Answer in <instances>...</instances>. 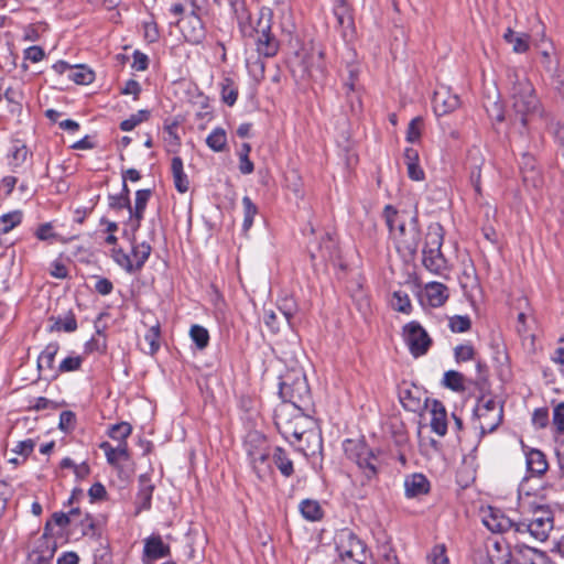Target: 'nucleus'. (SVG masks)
Masks as SVG:
<instances>
[{
	"label": "nucleus",
	"mask_w": 564,
	"mask_h": 564,
	"mask_svg": "<svg viewBox=\"0 0 564 564\" xmlns=\"http://www.w3.org/2000/svg\"><path fill=\"white\" fill-rule=\"evenodd\" d=\"M310 409H296L290 404H281L274 414L276 429L293 445L302 443L303 437L312 438L314 449L322 448V437L316 422L310 415Z\"/></svg>",
	"instance_id": "1"
},
{
	"label": "nucleus",
	"mask_w": 564,
	"mask_h": 564,
	"mask_svg": "<svg viewBox=\"0 0 564 564\" xmlns=\"http://www.w3.org/2000/svg\"><path fill=\"white\" fill-rule=\"evenodd\" d=\"M386 224L395 241L398 251L410 257L414 256L420 245V228L416 214L411 216L409 224L401 220L398 212L387 205L384 208Z\"/></svg>",
	"instance_id": "2"
},
{
	"label": "nucleus",
	"mask_w": 564,
	"mask_h": 564,
	"mask_svg": "<svg viewBox=\"0 0 564 564\" xmlns=\"http://www.w3.org/2000/svg\"><path fill=\"white\" fill-rule=\"evenodd\" d=\"M554 529V512L549 506H532L530 514L517 522L516 538L545 542Z\"/></svg>",
	"instance_id": "3"
},
{
	"label": "nucleus",
	"mask_w": 564,
	"mask_h": 564,
	"mask_svg": "<svg viewBox=\"0 0 564 564\" xmlns=\"http://www.w3.org/2000/svg\"><path fill=\"white\" fill-rule=\"evenodd\" d=\"M508 80L510 84L512 107L519 116L521 124L525 126L527 116L534 112L539 105L534 88L525 74L521 70H509Z\"/></svg>",
	"instance_id": "4"
},
{
	"label": "nucleus",
	"mask_w": 564,
	"mask_h": 564,
	"mask_svg": "<svg viewBox=\"0 0 564 564\" xmlns=\"http://www.w3.org/2000/svg\"><path fill=\"white\" fill-rule=\"evenodd\" d=\"M444 239V229L441 224L433 223L427 227L423 247V264L432 273L440 274L446 269V259L441 248Z\"/></svg>",
	"instance_id": "5"
},
{
	"label": "nucleus",
	"mask_w": 564,
	"mask_h": 564,
	"mask_svg": "<svg viewBox=\"0 0 564 564\" xmlns=\"http://www.w3.org/2000/svg\"><path fill=\"white\" fill-rule=\"evenodd\" d=\"M282 404H290L296 409L311 408V392L305 376L301 371H294L282 379L279 389Z\"/></svg>",
	"instance_id": "6"
},
{
	"label": "nucleus",
	"mask_w": 564,
	"mask_h": 564,
	"mask_svg": "<svg viewBox=\"0 0 564 564\" xmlns=\"http://www.w3.org/2000/svg\"><path fill=\"white\" fill-rule=\"evenodd\" d=\"M346 456L354 460L367 480L373 479L380 466L379 457L362 442L346 440L344 442Z\"/></svg>",
	"instance_id": "7"
},
{
	"label": "nucleus",
	"mask_w": 564,
	"mask_h": 564,
	"mask_svg": "<svg viewBox=\"0 0 564 564\" xmlns=\"http://www.w3.org/2000/svg\"><path fill=\"white\" fill-rule=\"evenodd\" d=\"M336 550L343 562L351 561L355 564H366L370 554L366 543L349 529H343L337 534Z\"/></svg>",
	"instance_id": "8"
},
{
	"label": "nucleus",
	"mask_w": 564,
	"mask_h": 564,
	"mask_svg": "<svg viewBox=\"0 0 564 564\" xmlns=\"http://www.w3.org/2000/svg\"><path fill=\"white\" fill-rule=\"evenodd\" d=\"M271 12L261 11V15L256 29L257 32V50L265 56L272 57L276 54L279 43L276 39L271 34Z\"/></svg>",
	"instance_id": "9"
},
{
	"label": "nucleus",
	"mask_w": 564,
	"mask_h": 564,
	"mask_svg": "<svg viewBox=\"0 0 564 564\" xmlns=\"http://www.w3.org/2000/svg\"><path fill=\"white\" fill-rule=\"evenodd\" d=\"M403 337L410 352L414 357L425 355L432 344L426 330L416 322H411L404 326Z\"/></svg>",
	"instance_id": "10"
},
{
	"label": "nucleus",
	"mask_w": 564,
	"mask_h": 564,
	"mask_svg": "<svg viewBox=\"0 0 564 564\" xmlns=\"http://www.w3.org/2000/svg\"><path fill=\"white\" fill-rule=\"evenodd\" d=\"M513 545V555H507L513 558V564H547L549 557L545 552L540 551L525 543L527 540L516 538Z\"/></svg>",
	"instance_id": "11"
},
{
	"label": "nucleus",
	"mask_w": 564,
	"mask_h": 564,
	"mask_svg": "<svg viewBox=\"0 0 564 564\" xmlns=\"http://www.w3.org/2000/svg\"><path fill=\"white\" fill-rule=\"evenodd\" d=\"M482 523L496 533L513 532L516 535L517 522L506 517L500 510L489 509L482 517Z\"/></svg>",
	"instance_id": "12"
},
{
	"label": "nucleus",
	"mask_w": 564,
	"mask_h": 564,
	"mask_svg": "<svg viewBox=\"0 0 564 564\" xmlns=\"http://www.w3.org/2000/svg\"><path fill=\"white\" fill-rule=\"evenodd\" d=\"M459 97L453 94L447 87H440L434 93L433 107L438 116L446 115L459 107Z\"/></svg>",
	"instance_id": "13"
},
{
	"label": "nucleus",
	"mask_w": 564,
	"mask_h": 564,
	"mask_svg": "<svg viewBox=\"0 0 564 564\" xmlns=\"http://www.w3.org/2000/svg\"><path fill=\"white\" fill-rule=\"evenodd\" d=\"M490 412V420L487 423L489 427L499 426L502 421V406L492 398L481 397L475 409V415H484V412Z\"/></svg>",
	"instance_id": "14"
},
{
	"label": "nucleus",
	"mask_w": 564,
	"mask_h": 564,
	"mask_svg": "<svg viewBox=\"0 0 564 564\" xmlns=\"http://www.w3.org/2000/svg\"><path fill=\"white\" fill-rule=\"evenodd\" d=\"M249 456L258 478L261 480L268 479L272 474L269 463L270 453L265 448H261L254 452L249 451Z\"/></svg>",
	"instance_id": "15"
},
{
	"label": "nucleus",
	"mask_w": 564,
	"mask_h": 564,
	"mask_svg": "<svg viewBox=\"0 0 564 564\" xmlns=\"http://www.w3.org/2000/svg\"><path fill=\"white\" fill-rule=\"evenodd\" d=\"M404 489L408 498L426 495L430 490V481L423 474H412L405 477Z\"/></svg>",
	"instance_id": "16"
},
{
	"label": "nucleus",
	"mask_w": 564,
	"mask_h": 564,
	"mask_svg": "<svg viewBox=\"0 0 564 564\" xmlns=\"http://www.w3.org/2000/svg\"><path fill=\"white\" fill-rule=\"evenodd\" d=\"M334 14L337 19V23L341 29V35L345 41H351L355 37V23L349 10L346 6H335Z\"/></svg>",
	"instance_id": "17"
},
{
	"label": "nucleus",
	"mask_w": 564,
	"mask_h": 564,
	"mask_svg": "<svg viewBox=\"0 0 564 564\" xmlns=\"http://www.w3.org/2000/svg\"><path fill=\"white\" fill-rule=\"evenodd\" d=\"M430 412L432 431L440 436H444L447 432V415L444 405L440 401L434 400Z\"/></svg>",
	"instance_id": "18"
},
{
	"label": "nucleus",
	"mask_w": 564,
	"mask_h": 564,
	"mask_svg": "<svg viewBox=\"0 0 564 564\" xmlns=\"http://www.w3.org/2000/svg\"><path fill=\"white\" fill-rule=\"evenodd\" d=\"M143 553L148 560H158L170 555V546L160 535H151L144 540Z\"/></svg>",
	"instance_id": "19"
},
{
	"label": "nucleus",
	"mask_w": 564,
	"mask_h": 564,
	"mask_svg": "<svg viewBox=\"0 0 564 564\" xmlns=\"http://www.w3.org/2000/svg\"><path fill=\"white\" fill-rule=\"evenodd\" d=\"M524 453L528 471L541 476L547 470L549 464L540 449L532 448Z\"/></svg>",
	"instance_id": "20"
},
{
	"label": "nucleus",
	"mask_w": 564,
	"mask_h": 564,
	"mask_svg": "<svg viewBox=\"0 0 564 564\" xmlns=\"http://www.w3.org/2000/svg\"><path fill=\"white\" fill-rule=\"evenodd\" d=\"M425 296L431 306L440 307L447 301L448 290L443 283L431 282L425 285Z\"/></svg>",
	"instance_id": "21"
},
{
	"label": "nucleus",
	"mask_w": 564,
	"mask_h": 564,
	"mask_svg": "<svg viewBox=\"0 0 564 564\" xmlns=\"http://www.w3.org/2000/svg\"><path fill=\"white\" fill-rule=\"evenodd\" d=\"M404 163L408 170V176L412 181H423L425 177V173L423 169L419 165V153L416 150L412 148H408L404 151Z\"/></svg>",
	"instance_id": "22"
},
{
	"label": "nucleus",
	"mask_w": 564,
	"mask_h": 564,
	"mask_svg": "<svg viewBox=\"0 0 564 564\" xmlns=\"http://www.w3.org/2000/svg\"><path fill=\"white\" fill-rule=\"evenodd\" d=\"M59 350L57 343H50L37 358V369L40 372L50 371L52 376L55 373L54 359Z\"/></svg>",
	"instance_id": "23"
},
{
	"label": "nucleus",
	"mask_w": 564,
	"mask_h": 564,
	"mask_svg": "<svg viewBox=\"0 0 564 564\" xmlns=\"http://www.w3.org/2000/svg\"><path fill=\"white\" fill-rule=\"evenodd\" d=\"M174 184L180 193H186L189 187V181L183 169V161L178 156H174L171 163Z\"/></svg>",
	"instance_id": "24"
},
{
	"label": "nucleus",
	"mask_w": 564,
	"mask_h": 564,
	"mask_svg": "<svg viewBox=\"0 0 564 564\" xmlns=\"http://www.w3.org/2000/svg\"><path fill=\"white\" fill-rule=\"evenodd\" d=\"M151 246L147 242L132 243L131 260L133 272L140 271L151 253Z\"/></svg>",
	"instance_id": "25"
},
{
	"label": "nucleus",
	"mask_w": 564,
	"mask_h": 564,
	"mask_svg": "<svg viewBox=\"0 0 564 564\" xmlns=\"http://www.w3.org/2000/svg\"><path fill=\"white\" fill-rule=\"evenodd\" d=\"M100 448L105 452L107 462L110 465H116L119 459H128V445L127 442L119 443L117 447H112L108 442L100 444Z\"/></svg>",
	"instance_id": "26"
},
{
	"label": "nucleus",
	"mask_w": 564,
	"mask_h": 564,
	"mask_svg": "<svg viewBox=\"0 0 564 564\" xmlns=\"http://www.w3.org/2000/svg\"><path fill=\"white\" fill-rule=\"evenodd\" d=\"M305 70L310 77L322 75L324 70L323 52L321 50H312L304 61Z\"/></svg>",
	"instance_id": "27"
},
{
	"label": "nucleus",
	"mask_w": 564,
	"mask_h": 564,
	"mask_svg": "<svg viewBox=\"0 0 564 564\" xmlns=\"http://www.w3.org/2000/svg\"><path fill=\"white\" fill-rule=\"evenodd\" d=\"M513 555V547H502V544L498 541L494 542L492 550L488 551V556L491 564H513V558H509L507 555Z\"/></svg>",
	"instance_id": "28"
},
{
	"label": "nucleus",
	"mask_w": 564,
	"mask_h": 564,
	"mask_svg": "<svg viewBox=\"0 0 564 564\" xmlns=\"http://www.w3.org/2000/svg\"><path fill=\"white\" fill-rule=\"evenodd\" d=\"M503 39L512 45V50L516 53H524L529 48L530 36L527 33H516L511 29H507Z\"/></svg>",
	"instance_id": "29"
},
{
	"label": "nucleus",
	"mask_w": 564,
	"mask_h": 564,
	"mask_svg": "<svg viewBox=\"0 0 564 564\" xmlns=\"http://www.w3.org/2000/svg\"><path fill=\"white\" fill-rule=\"evenodd\" d=\"M272 456H273V462H274L275 466L278 467V469L280 470V473L284 477H290L293 474L294 468H293V463L290 459V457L288 456V454L285 453V451L281 447H275Z\"/></svg>",
	"instance_id": "30"
},
{
	"label": "nucleus",
	"mask_w": 564,
	"mask_h": 564,
	"mask_svg": "<svg viewBox=\"0 0 564 564\" xmlns=\"http://www.w3.org/2000/svg\"><path fill=\"white\" fill-rule=\"evenodd\" d=\"M153 489L154 486L151 484L149 476L145 474L140 475L138 498L143 509L150 508Z\"/></svg>",
	"instance_id": "31"
},
{
	"label": "nucleus",
	"mask_w": 564,
	"mask_h": 564,
	"mask_svg": "<svg viewBox=\"0 0 564 564\" xmlns=\"http://www.w3.org/2000/svg\"><path fill=\"white\" fill-rule=\"evenodd\" d=\"M220 93H221V100L226 105L231 107L236 104L237 98H238V87L231 78L225 77L221 80Z\"/></svg>",
	"instance_id": "32"
},
{
	"label": "nucleus",
	"mask_w": 564,
	"mask_h": 564,
	"mask_svg": "<svg viewBox=\"0 0 564 564\" xmlns=\"http://www.w3.org/2000/svg\"><path fill=\"white\" fill-rule=\"evenodd\" d=\"M301 514L308 521H317L322 519L323 511L316 500L305 499L300 503Z\"/></svg>",
	"instance_id": "33"
},
{
	"label": "nucleus",
	"mask_w": 564,
	"mask_h": 564,
	"mask_svg": "<svg viewBox=\"0 0 564 564\" xmlns=\"http://www.w3.org/2000/svg\"><path fill=\"white\" fill-rule=\"evenodd\" d=\"M523 160H524L523 164L525 165V167L522 171L523 183L527 186H532L535 188L540 187L542 185V177L540 176V174L536 171H534L533 166L529 167L531 156L524 154Z\"/></svg>",
	"instance_id": "34"
},
{
	"label": "nucleus",
	"mask_w": 564,
	"mask_h": 564,
	"mask_svg": "<svg viewBox=\"0 0 564 564\" xmlns=\"http://www.w3.org/2000/svg\"><path fill=\"white\" fill-rule=\"evenodd\" d=\"M207 145L215 152H221L227 145L226 131L223 128H216L206 139Z\"/></svg>",
	"instance_id": "35"
},
{
	"label": "nucleus",
	"mask_w": 564,
	"mask_h": 564,
	"mask_svg": "<svg viewBox=\"0 0 564 564\" xmlns=\"http://www.w3.org/2000/svg\"><path fill=\"white\" fill-rule=\"evenodd\" d=\"M68 77L79 85H88L94 78L95 74L91 69L84 65L72 67Z\"/></svg>",
	"instance_id": "36"
},
{
	"label": "nucleus",
	"mask_w": 564,
	"mask_h": 564,
	"mask_svg": "<svg viewBox=\"0 0 564 564\" xmlns=\"http://www.w3.org/2000/svg\"><path fill=\"white\" fill-rule=\"evenodd\" d=\"M3 98L9 104L11 113H19L21 111L23 95L19 88L8 87Z\"/></svg>",
	"instance_id": "37"
},
{
	"label": "nucleus",
	"mask_w": 564,
	"mask_h": 564,
	"mask_svg": "<svg viewBox=\"0 0 564 564\" xmlns=\"http://www.w3.org/2000/svg\"><path fill=\"white\" fill-rule=\"evenodd\" d=\"M151 196L150 189H139L135 193L134 207L132 208V218L142 219L143 213Z\"/></svg>",
	"instance_id": "38"
},
{
	"label": "nucleus",
	"mask_w": 564,
	"mask_h": 564,
	"mask_svg": "<svg viewBox=\"0 0 564 564\" xmlns=\"http://www.w3.org/2000/svg\"><path fill=\"white\" fill-rule=\"evenodd\" d=\"M53 321H54V323L51 326L52 332L64 330V332L70 333V332H74L77 329V322H76V318L73 313H68L63 318L62 317L53 318Z\"/></svg>",
	"instance_id": "39"
},
{
	"label": "nucleus",
	"mask_w": 564,
	"mask_h": 564,
	"mask_svg": "<svg viewBox=\"0 0 564 564\" xmlns=\"http://www.w3.org/2000/svg\"><path fill=\"white\" fill-rule=\"evenodd\" d=\"M443 383L446 388L453 391H464V376L455 370H448L444 375Z\"/></svg>",
	"instance_id": "40"
},
{
	"label": "nucleus",
	"mask_w": 564,
	"mask_h": 564,
	"mask_svg": "<svg viewBox=\"0 0 564 564\" xmlns=\"http://www.w3.org/2000/svg\"><path fill=\"white\" fill-rule=\"evenodd\" d=\"M22 220V213L14 210L0 217V234H8Z\"/></svg>",
	"instance_id": "41"
},
{
	"label": "nucleus",
	"mask_w": 564,
	"mask_h": 564,
	"mask_svg": "<svg viewBox=\"0 0 564 564\" xmlns=\"http://www.w3.org/2000/svg\"><path fill=\"white\" fill-rule=\"evenodd\" d=\"M189 335L197 348L204 349L207 347L209 341V334L205 327L200 325H193L191 327Z\"/></svg>",
	"instance_id": "42"
},
{
	"label": "nucleus",
	"mask_w": 564,
	"mask_h": 564,
	"mask_svg": "<svg viewBox=\"0 0 564 564\" xmlns=\"http://www.w3.org/2000/svg\"><path fill=\"white\" fill-rule=\"evenodd\" d=\"M251 147L249 143H242L239 150V170L242 174H251L253 172V163L249 160Z\"/></svg>",
	"instance_id": "43"
},
{
	"label": "nucleus",
	"mask_w": 564,
	"mask_h": 564,
	"mask_svg": "<svg viewBox=\"0 0 564 564\" xmlns=\"http://www.w3.org/2000/svg\"><path fill=\"white\" fill-rule=\"evenodd\" d=\"M424 121L422 117L413 118L406 129V141L415 143L420 140L423 130Z\"/></svg>",
	"instance_id": "44"
},
{
	"label": "nucleus",
	"mask_w": 564,
	"mask_h": 564,
	"mask_svg": "<svg viewBox=\"0 0 564 564\" xmlns=\"http://www.w3.org/2000/svg\"><path fill=\"white\" fill-rule=\"evenodd\" d=\"M242 206H243V229L248 230L252 224L253 218L258 213L257 206L252 203L250 197L245 196L242 198Z\"/></svg>",
	"instance_id": "45"
},
{
	"label": "nucleus",
	"mask_w": 564,
	"mask_h": 564,
	"mask_svg": "<svg viewBox=\"0 0 564 564\" xmlns=\"http://www.w3.org/2000/svg\"><path fill=\"white\" fill-rule=\"evenodd\" d=\"M132 427L128 422H120L115 424L109 430V436L119 443L126 442V438L131 434Z\"/></svg>",
	"instance_id": "46"
},
{
	"label": "nucleus",
	"mask_w": 564,
	"mask_h": 564,
	"mask_svg": "<svg viewBox=\"0 0 564 564\" xmlns=\"http://www.w3.org/2000/svg\"><path fill=\"white\" fill-rule=\"evenodd\" d=\"M392 306L395 311L401 313H410L411 312V301L409 295L402 291H395L392 297Z\"/></svg>",
	"instance_id": "47"
},
{
	"label": "nucleus",
	"mask_w": 564,
	"mask_h": 564,
	"mask_svg": "<svg viewBox=\"0 0 564 564\" xmlns=\"http://www.w3.org/2000/svg\"><path fill=\"white\" fill-rule=\"evenodd\" d=\"M344 87L346 89V97L350 111L354 113L359 112L361 110V100L356 91L354 84L345 83Z\"/></svg>",
	"instance_id": "48"
},
{
	"label": "nucleus",
	"mask_w": 564,
	"mask_h": 564,
	"mask_svg": "<svg viewBox=\"0 0 564 564\" xmlns=\"http://www.w3.org/2000/svg\"><path fill=\"white\" fill-rule=\"evenodd\" d=\"M149 118L148 110H139L137 113L130 116V118L123 120L120 123V129L123 131H131L135 126L145 121Z\"/></svg>",
	"instance_id": "49"
},
{
	"label": "nucleus",
	"mask_w": 564,
	"mask_h": 564,
	"mask_svg": "<svg viewBox=\"0 0 564 564\" xmlns=\"http://www.w3.org/2000/svg\"><path fill=\"white\" fill-rule=\"evenodd\" d=\"M82 362H83V359L80 356H69V357L65 358L64 360H62L57 370L55 371V373L52 377L55 378L59 372L75 371L80 368Z\"/></svg>",
	"instance_id": "50"
},
{
	"label": "nucleus",
	"mask_w": 564,
	"mask_h": 564,
	"mask_svg": "<svg viewBox=\"0 0 564 564\" xmlns=\"http://www.w3.org/2000/svg\"><path fill=\"white\" fill-rule=\"evenodd\" d=\"M448 326L453 333H464L470 328L471 322L466 315H455L449 318Z\"/></svg>",
	"instance_id": "51"
},
{
	"label": "nucleus",
	"mask_w": 564,
	"mask_h": 564,
	"mask_svg": "<svg viewBox=\"0 0 564 564\" xmlns=\"http://www.w3.org/2000/svg\"><path fill=\"white\" fill-rule=\"evenodd\" d=\"M112 259L118 265L123 268L127 272L133 273L131 257L130 254L126 253L122 249H113Z\"/></svg>",
	"instance_id": "52"
},
{
	"label": "nucleus",
	"mask_w": 564,
	"mask_h": 564,
	"mask_svg": "<svg viewBox=\"0 0 564 564\" xmlns=\"http://www.w3.org/2000/svg\"><path fill=\"white\" fill-rule=\"evenodd\" d=\"M429 564H449L444 545H435L427 555Z\"/></svg>",
	"instance_id": "53"
},
{
	"label": "nucleus",
	"mask_w": 564,
	"mask_h": 564,
	"mask_svg": "<svg viewBox=\"0 0 564 564\" xmlns=\"http://www.w3.org/2000/svg\"><path fill=\"white\" fill-rule=\"evenodd\" d=\"M454 356L457 362L473 360L475 357V349L469 344L459 345L455 347Z\"/></svg>",
	"instance_id": "54"
},
{
	"label": "nucleus",
	"mask_w": 564,
	"mask_h": 564,
	"mask_svg": "<svg viewBox=\"0 0 564 564\" xmlns=\"http://www.w3.org/2000/svg\"><path fill=\"white\" fill-rule=\"evenodd\" d=\"M279 313L282 318L291 325V319L296 311V305L291 299L282 300L281 304L278 306Z\"/></svg>",
	"instance_id": "55"
},
{
	"label": "nucleus",
	"mask_w": 564,
	"mask_h": 564,
	"mask_svg": "<svg viewBox=\"0 0 564 564\" xmlns=\"http://www.w3.org/2000/svg\"><path fill=\"white\" fill-rule=\"evenodd\" d=\"M109 207L112 209H123L127 208L129 210V216L132 218V206L130 204V197L126 195H111L109 196Z\"/></svg>",
	"instance_id": "56"
},
{
	"label": "nucleus",
	"mask_w": 564,
	"mask_h": 564,
	"mask_svg": "<svg viewBox=\"0 0 564 564\" xmlns=\"http://www.w3.org/2000/svg\"><path fill=\"white\" fill-rule=\"evenodd\" d=\"M281 319H283L282 316L279 317L276 312L273 310H264L263 322L271 332H279Z\"/></svg>",
	"instance_id": "57"
},
{
	"label": "nucleus",
	"mask_w": 564,
	"mask_h": 564,
	"mask_svg": "<svg viewBox=\"0 0 564 564\" xmlns=\"http://www.w3.org/2000/svg\"><path fill=\"white\" fill-rule=\"evenodd\" d=\"M29 155V150L25 145H14L11 153V164L14 167L22 165Z\"/></svg>",
	"instance_id": "58"
},
{
	"label": "nucleus",
	"mask_w": 564,
	"mask_h": 564,
	"mask_svg": "<svg viewBox=\"0 0 564 564\" xmlns=\"http://www.w3.org/2000/svg\"><path fill=\"white\" fill-rule=\"evenodd\" d=\"M75 414L72 411H63L59 414V429L64 432H68L74 429L75 425Z\"/></svg>",
	"instance_id": "59"
},
{
	"label": "nucleus",
	"mask_w": 564,
	"mask_h": 564,
	"mask_svg": "<svg viewBox=\"0 0 564 564\" xmlns=\"http://www.w3.org/2000/svg\"><path fill=\"white\" fill-rule=\"evenodd\" d=\"M553 424L556 431L564 433V402L557 404L553 410Z\"/></svg>",
	"instance_id": "60"
},
{
	"label": "nucleus",
	"mask_w": 564,
	"mask_h": 564,
	"mask_svg": "<svg viewBox=\"0 0 564 564\" xmlns=\"http://www.w3.org/2000/svg\"><path fill=\"white\" fill-rule=\"evenodd\" d=\"M34 446L35 442L33 440H25L19 442L12 452L26 458L33 452Z\"/></svg>",
	"instance_id": "61"
},
{
	"label": "nucleus",
	"mask_w": 564,
	"mask_h": 564,
	"mask_svg": "<svg viewBox=\"0 0 564 564\" xmlns=\"http://www.w3.org/2000/svg\"><path fill=\"white\" fill-rule=\"evenodd\" d=\"M112 289V282L106 278H99L95 284V290L101 295L110 294Z\"/></svg>",
	"instance_id": "62"
},
{
	"label": "nucleus",
	"mask_w": 564,
	"mask_h": 564,
	"mask_svg": "<svg viewBox=\"0 0 564 564\" xmlns=\"http://www.w3.org/2000/svg\"><path fill=\"white\" fill-rule=\"evenodd\" d=\"M132 67L139 72L145 70L148 68V56L139 51H135L133 54Z\"/></svg>",
	"instance_id": "63"
},
{
	"label": "nucleus",
	"mask_w": 564,
	"mask_h": 564,
	"mask_svg": "<svg viewBox=\"0 0 564 564\" xmlns=\"http://www.w3.org/2000/svg\"><path fill=\"white\" fill-rule=\"evenodd\" d=\"M44 57V51L40 46H30L25 50V58L37 63Z\"/></svg>",
	"instance_id": "64"
}]
</instances>
